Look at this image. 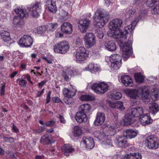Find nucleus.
<instances>
[{"instance_id": "53", "label": "nucleus", "mask_w": 159, "mask_h": 159, "mask_svg": "<svg viewBox=\"0 0 159 159\" xmlns=\"http://www.w3.org/2000/svg\"><path fill=\"white\" fill-rule=\"evenodd\" d=\"M7 14L6 13L3 12H1L0 13V21L6 18Z\"/></svg>"}, {"instance_id": "10", "label": "nucleus", "mask_w": 159, "mask_h": 159, "mask_svg": "<svg viewBox=\"0 0 159 159\" xmlns=\"http://www.w3.org/2000/svg\"><path fill=\"white\" fill-rule=\"evenodd\" d=\"M106 119L104 113L102 112H98L96 115V119L94 122L96 126L101 125L104 122Z\"/></svg>"}, {"instance_id": "21", "label": "nucleus", "mask_w": 159, "mask_h": 159, "mask_svg": "<svg viewBox=\"0 0 159 159\" xmlns=\"http://www.w3.org/2000/svg\"><path fill=\"white\" fill-rule=\"evenodd\" d=\"M46 3L47 8H48L50 11L54 13L56 12L57 7L56 5L55 1L52 0H47Z\"/></svg>"}, {"instance_id": "44", "label": "nucleus", "mask_w": 159, "mask_h": 159, "mask_svg": "<svg viewBox=\"0 0 159 159\" xmlns=\"http://www.w3.org/2000/svg\"><path fill=\"white\" fill-rule=\"evenodd\" d=\"M144 17V14H142L141 15H139V17L137 18H135V20H133L132 22L131 23V24L133 26L135 27V26L136 25L137 22L139 21V19H142L143 17Z\"/></svg>"}, {"instance_id": "29", "label": "nucleus", "mask_w": 159, "mask_h": 159, "mask_svg": "<svg viewBox=\"0 0 159 159\" xmlns=\"http://www.w3.org/2000/svg\"><path fill=\"white\" fill-rule=\"evenodd\" d=\"M133 116L132 115L127 114L125 117L124 119V122L126 125H130L133 124L134 121L135 119L133 117Z\"/></svg>"}, {"instance_id": "61", "label": "nucleus", "mask_w": 159, "mask_h": 159, "mask_svg": "<svg viewBox=\"0 0 159 159\" xmlns=\"http://www.w3.org/2000/svg\"><path fill=\"white\" fill-rule=\"evenodd\" d=\"M134 27L131 24L129 25L127 27H126V29L128 28L129 30V32H131L134 29Z\"/></svg>"}, {"instance_id": "35", "label": "nucleus", "mask_w": 159, "mask_h": 159, "mask_svg": "<svg viewBox=\"0 0 159 159\" xmlns=\"http://www.w3.org/2000/svg\"><path fill=\"white\" fill-rule=\"evenodd\" d=\"M87 55L76 53L75 55L76 61L80 62L84 61L86 59Z\"/></svg>"}, {"instance_id": "26", "label": "nucleus", "mask_w": 159, "mask_h": 159, "mask_svg": "<svg viewBox=\"0 0 159 159\" xmlns=\"http://www.w3.org/2000/svg\"><path fill=\"white\" fill-rule=\"evenodd\" d=\"M141 154L139 153H130L125 156L124 159H141Z\"/></svg>"}, {"instance_id": "50", "label": "nucleus", "mask_w": 159, "mask_h": 159, "mask_svg": "<svg viewBox=\"0 0 159 159\" xmlns=\"http://www.w3.org/2000/svg\"><path fill=\"white\" fill-rule=\"evenodd\" d=\"M55 122L53 120H51L49 121L46 122L45 123V125L48 127H52L55 124Z\"/></svg>"}, {"instance_id": "64", "label": "nucleus", "mask_w": 159, "mask_h": 159, "mask_svg": "<svg viewBox=\"0 0 159 159\" xmlns=\"http://www.w3.org/2000/svg\"><path fill=\"white\" fill-rule=\"evenodd\" d=\"M46 83V81L45 80L42 81L41 82L38 84V86L39 88H42L44 84Z\"/></svg>"}, {"instance_id": "3", "label": "nucleus", "mask_w": 159, "mask_h": 159, "mask_svg": "<svg viewBox=\"0 0 159 159\" xmlns=\"http://www.w3.org/2000/svg\"><path fill=\"white\" fill-rule=\"evenodd\" d=\"M14 11L18 16L14 17L13 23L17 27H21L24 24L23 18L27 16V13L25 11L20 8L15 9Z\"/></svg>"}, {"instance_id": "55", "label": "nucleus", "mask_w": 159, "mask_h": 159, "mask_svg": "<svg viewBox=\"0 0 159 159\" xmlns=\"http://www.w3.org/2000/svg\"><path fill=\"white\" fill-rule=\"evenodd\" d=\"M104 143L106 146H108L109 147L112 146V144L110 140H107L105 141Z\"/></svg>"}, {"instance_id": "41", "label": "nucleus", "mask_w": 159, "mask_h": 159, "mask_svg": "<svg viewBox=\"0 0 159 159\" xmlns=\"http://www.w3.org/2000/svg\"><path fill=\"white\" fill-rule=\"evenodd\" d=\"M120 111H123L125 109V107L123 105V102L120 101H118L116 102V108Z\"/></svg>"}, {"instance_id": "30", "label": "nucleus", "mask_w": 159, "mask_h": 159, "mask_svg": "<svg viewBox=\"0 0 159 159\" xmlns=\"http://www.w3.org/2000/svg\"><path fill=\"white\" fill-rule=\"evenodd\" d=\"M1 35L2 39L4 42L9 41L11 40L10 34L8 32L3 30L1 32Z\"/></svg>"}, {"instance_id": "62", "label": "nucleus", "mask_w": 159, "mask_h": 159, "mask_svg": "<svg viewBox=\"0 0 159 159\" xmlns=\"http://www.w3.org/2000/svg\"><path fill=\"white\" fill-rule=\"evenodd\" d=\"M45 129V127L44 126H41L38 130V132L39 133L43 132Z\"/></svg>"}, {"instance_id": "43", "label": "nucleus", "mask_w": 159, "mask_h": 159, "mask_svg": "<svg viewBox=\"0 0 159 159\" xmlns=\"http://www.w3.org/2000/svg\"><path fill=\"white\" fill-rule=\"evenodd\" d=\"M121 64V63L114 62L113 63H111V66L114 69L118 70V69Z\"/></svg>"}, {"instance_id": "45", "label": "nucleus", "mask_w": 159, "mask_h": 159, "mask_svg": "<svg viewBox=\"0 0 159 159\" xmlns=\"http://www.w3.org/2000/svg\"><path fill=\"white\" fill-rule=\"evenodd\" d=\"M68 13L64 10H62L61 12V18L63 20H65L68 18Z\"/></svg>"}, {"instance_id": "38", "label": "nucleus", "mask_w": 159, "mask_h": 159, "mask_svg": "<svg viewBox=\"0 0 159 159\" xmlns=\"http://www.w3.org/2000/svg\"><path fill=\"white\" fill-rule=\"evenodd\" d=\"M111 97L113 99L119 100L121 98L122 94L120 92H115L111 93Z\"/></svg>"}, {"instance_id": "46", "label": "nucleus", "mask_w": 159, "mask_h": 159, "mask_svg": "<svg viewBox=\"0 0 159 159\" xmlns=\"http://www.w3.org/2000/svg\"><path fill=\"white\" fill-rule=\"evenodd\" d=\"M77 53H79L80 54L86 55V50L84 47H81L79 48L77 51Z\"/></svg>"}, {"instance_id": "59", "label": "nucleus", "mask_w": 159, "mask_h": 159, "mask_svg": "<svg viewBox=\"0 0 159 159\" xmlns=\"http://www.w3.org/2000/svg\"><path fill=\"white\" fill-rule=\"evenodd\" d=\"M67 71L66 72H67L69 75H70L71 76H72L73 75L74 72L73 71L71 70L70 68H68L67 67Z\"/></svg>"}, {"instance_id": "8", "label": "nucleus", "mask_w": 159, "mask_h": 159, "mask_svg": "<svg viewBox=\"0 0 159 159\" xmlns=\"http://www.w3.org/2000/svg\"><path fill=\"white\" fill-rule=\"evenodd\" d=\"M33 42V40L31 37L25 35L20 39L19 44L22 46L29 47L32 45Z\"/></svg>"}, {"instance_id": "56", "label": "nucleus", "mask_w": 159, "mask_h": 159, "mask_svg": "<svg viewBox=\"0 0 159 159\" xmlns=\"http://www.w3.org/2000/svg\"><path fill=\"white\" fill-rule=\"evenodd\" d=\"M62 75L64 80L66 81H68L69 80V78L68 75H67L66 72L63 71L62 73Z\"/></svg>"}, {"instance_id": "22", "label": "nucleus", "mask_w": 159, "mask_h": 159, "mask_svg": "<svg viewBox=\"0 0 159 159\" xmlns=\"http://www.w3.org/2000/svg\"><path fill=\"white\" fill-rule=\"evenodd\" d=\"M123 135L125 138L131 139L135 137L137 135V132L133 129H127L123 132Z\"/></svg>"}, {"instance_id": "28", "label": "nucleus", "mask_w": 159, "mask_h": 159, "mask_svg": "<svg viewBox=\"0 0 159 159\" xmlns=\"http://www.w3.org/2000/svg\"><path fill=\"white\" fill-rule=\"evenodd\" d=\"M40 142L43 144H49L52 143L51 138L47 134L44 135L41 137Z\"/></svg>"}, {"instance_id": "1", "label": "nucleus", "mask_w": 159, "mask_h": 159, "mask_svg": "<svg viewBox=\"0 0 159 159\" xmlns=\"http://www.w3.org/2000/svg\"><path fill=\"white\" fill-rule=\"evenodd\" d=\"M123 23L122 20L116 19L109 23V30L107 32L108 35L113 36L118 39L120 42V46L122 48V56L123 58H126L130 56L132 53V43L133 39L130 38L126 43L125 44L126 39V32H123L119 28Z\"/></svg>"}, {"instance_id": "18", "label": "nucleus", "mask_w": 159, "mask_h": 159, "mask_svg": "<svg viewBox=\"0 0 159 159\" xmlns=\"http://www.w3.org/2000/svg\"><path fill=\"white\" fill-rule=\"evenodd\" d=\"M61 27L62 31L65 33L69 34L72 32V25L69 22L63 23Z\"/></svg>"}, {"instance_id": "47", "label": "nucleus", "mask_w": 159, "mask_h": 159, "mask_svg": "<svg viewBox=\"0 0 159 159\" xmlns=\"http://www.w3.org/2000/svg\"><path fill=\"white\" fill-rule=\"evenodd\" d=\"M159 0H147L146 2V4L148 7H152L156 2H158Z\"/></svg>"}, {"instance_id": "32", "label": "nucleus", "mask_w": 159, "mask_h": 159, "mask_svg": "<svg viewBox=\"0 0 159 159\" xmlns=\"http://www.w3.org/2000/svg\"><path fill=\"white\" fill-rule=\"evenodd\" d=\"M88 70H89L92 73H95L96 71H98L100 70L97 65H95L93 63H90L88 66Z\"/></svg>"}, {"instance_id": "51", "label": "nucleus", "mask_w": 159, "mask_h": 159, "mask_svg": "<svg viewBox=\"0 0 159 159\" xmlns=\"http://www.w3.org/2000/svg\"><path fill=\"white\" fill-rule=\"evenodd\" d=\"M104 34L103 31L99 30L97 32V35L99 39H102L104 36Z\"/></svg>"}, {"instance_id": "33", "label": "nucleus", "mask_w": 159, "mask_h": 159, "mask_svg": "<svg viewBox=\"0 0 159 159\" xmlns=\"http://www.w3.org/2000/svg\"><path fill=\"white\" fill-rule=\"evenodd\" d=\"M85 45L88 48L93 46L96 43L95 38L84 41Z\"/></svg>"}, {"instance_id": "25", "label": "nucleus", "mask_w": 159, "mask_h": 159, "mask_svg": "<svg viewBox=\"0 0 159 159\" xmlns=\"http://www.w3.org/2000/svg\"><path fill=\"white\" fill-rule=\"evenodd\" d=\"M106 48L109 51H113L116 49V46L115 43L113 41H109L105 44Z\"/></svg>"}, {"instance_id": "5", "label": "nucleus", "mask_w": 159, "mask_h": 159, "mask_svg": "<svg viewBox=\"0 0 159 159\" xmlns=\"http://www.w3.org/2000/svg\"><path fill=\"white\" fill-rule=\"evenodd\" d=\"M91 89L98 94H103L106 92L108 89V85L104 82L93 84L91 86Z\"/></svg>"}, {"instance_id": "6", "label": "nucleus", "mask_w": 159, "mask_h": 159, "mask_svg": "<svg viewBox=\"0 0 159 159\" xmlns=\"http://www.w3.org/2000/svg\"><path fill=\"white\" fill-rule=\"evenodd\" d=\"M147 142L148 147L151 149H156L159 146L157 142V138L154 135H151L148 137L146 140ZM146 143H147L146 142Z\"/></svg>"}, {"instance_id": "39", "label": "nucleus", "mask_w": 159, "mask_h": 159, "mask_svg": "<svg viewBox=\"0 0 159 159\" xmlns=\"http://www.w3.org/2000/svg\"><path fill=\"white\" fill-rule=\"evenodd\" d=\"M95 37L94 34L92 33H88L84 36V41L88 40L93 39H95Z\"/></svg>"}, {"instance_id": "27", "label": "nucleus", "mask_w": 159, "mask_h": 159, "mask_svg": "<svg viewBox=\"0 0 159 159\" xmlns=\"http://www.w3.org/2000/svg\"><path fill=\"white\" fill-rule=\"evenodd\" d=\"M150 113L153 115H155L159 111V106L157 103L154 102L149 106Z\"/></svg>"}, {"instance_id": "11", "label": "nucleus", "mask_w": 159, "mask_h": 159, "mask_svg": "<svg viewBox=\"0 0 159 159\" xmlns=\"http://www.w3.org/2000/svg\"><path fill=\"white\" fill-rule=\"evenodd\" d=\"M81 143L85 144V147L88 149H92L94 146L93 140L91 137H84Z\"/></svg>"}, {"instance_id": "17", "label": "nucleus", "mask_w": 159, "mask_h": 159, "mask_svg": "<svg viewBox=\"0 0 159 159\" xmlns=\"http://www.w3.org/2000/svg\"><path fill=\"white\" fill-rule=\"evenodd\" d=\"M143 113V109L141 107H138L131 109V114L134 117H140Z\"/></svg>"}, {"instance_id": "7", "label": "nucleus", "mask_w": 159, "mask_h": 159, "mask_svg": "<svg viewBox=\"0 0 159 159\" xmlns=\"http://www.w3.org/2000/svg\"><path fill=\"white\" fill-rule=\"evenodd\" d=\"M41 8V3L40 2H35L33 4L31 7H29L28 9L32 11L31 15L32 16L37 17L39 15Z\"/></svg>"}, {"instance_id": "9", "label": "nucleus", "mask_w": 159, "mask_h": 159, "mask_svg": "<svg viewBox=\"0 0 159 159\" xmlns=\"http://www.w3.org/2000/svg\"><path fill=\"white\" fill-rule=\"evenodd\" d=\"M90 21L87 19L81 20L79 21L78 27L80 31L82 33H85L89 28Z\"/></svg>"}, {"instance_id": "58", "label": "nucleus", "mask_w": 159, "mask_h": 159, "mask_svg": "<svg viewBox=\"0 0 159 159\" xmlns=\"http://www.w3.org/2000/svg\"><path fill=\"white\" fill-rule=\"evenodd\" d=\"M51 91H50L48 92L47 95V97L46 98V103H48L50 101L51 98L50 96L51 94Z\"/></svg>"}, {"instance_id": "2", "label": "nucleus", "mask_w": 159, "mask_h": 159, "mask_svg": "<svg viewBox=\"0 0 159 159\" xmlns=\"http://www.w3.org/2000/svg\"><path fill=\"white\" fill-rule=\"evenodd\" d=\"M110 18L109 13L107 12L98 11L96 12L93 19L96 23V26L99 28L103 27Z\"/></svg>"}, {"instance_id": "52", "label": "nucleus", "mask_w": 159, "mask_h": 159, "mask_svg": "<svg viewBox=\"0 0 159 159\" xmlns=\"http://www.w3.org/2000/svg\"><path fill=\"white\" fill-rule=\"evenodd\" d=\"M52 100L53 102L55 103H57L59 102H61V103L63 102L61 101L60 99L58 97H54L52 98Z\"/></svg>"}, {"instance_id": "31", "label": "nucleus", "mask_w": 159, "mask_h": 159, "mask_svg": "<svg viewBox=\"0 0 159 159\" xmlns=\"http://www.w3.org/2000/svg\"><path fill=\"white\" fill-rule=\"evenodd\" d=\"M121 57L119 54H114L111 56L110 61L111 63L114 62L121 63Z\"/></svg>"}, {"instance_id": "16", "label": "nucleus", "mask_w": 159, "mask_h": 159, "mask_svg": "<svg viewBox=\"0 0 159 159\" xmlns=\"http://www.w3.org/2000/svg\"><path fill=\"white\" fill-rule=\"evenodd\" d=\"M115 142L116 146L123 148L125 147L126 143V138L124 135L119 136L116 138Z\"/></svg>"}, {"instance_id": "14", "label": "nucleus", "mask_w": 159, "mask_h": 159, "mask_svg": "<svg viewBox=\"0 0 159 159\" xmlns=\"http://www.w3.org/2000/svg\"><path fill=\"white\" fill-rule=\"evenodd\" d=\"M140 120L141 124L144 125L150 124L152 122V120L149 113H147L143 115H142L140 117Z\"/></svg>"}, {"instance_id": "48", "label": "nucleus", "mask_w": 159, "mask_h": 159, "mask_svg": "<svg viewBox=\"0 0 159 159\" xmlns=\"http://www.w3.org/2000/svg\"><path fill=\"white\" fill-rule=\"evenodd\" d=\"M135 12L134 9H128L127 10L126 13V16H128L129 17H132V16L134 15Z\"/></svg>"}, {"instance_id": "36", "label": "nucleus", "mask_w": 159, "mask_h": 159, "mask_svg": "<svg viewBox=\"0 0 159 159\" xmlns=\"http://www.w3.org/2000/svg\"><path fill=\"white\" fill-rule=\"evenodd\" d=\"M134 77L136 81L139 83H142L144 81V78L140 73H136Z\"/></svg>"}, {"instance_id": "24", "label": "nucleus", "mask_w": 159, "mask_h": 159, "mask_svg": "<svg viewBox=\"0 0 159 159\" xmlns=\"http://www.w3.org/2000/svg\"><path fill=\"white\" fill-rule=\"evenodd\" d=\"M91 108V106L89 104H83L80 106L79 110V111L86 114L89 112Z\"/></svg>"}, {"instance_id": "54", "label": "nucleus", "mask_w": 159, "mask_h": 159, "mask_svg": "<svg viewBox=\"0 0 159 159\" xmlns=\"http://www.w3.org/2000/svg\"><path fill=\"white\" fill-rule=\"evenodd\" d=\"M5 83H4L2 85V87H1V89L0 90V94L1 95H2L4 94V92L5 90Z\"/></svg>"}, {"instance_id": "34", "label": "nucleus", "mask_w": 159, "mask_h": 159, "mask_svg": "<svg viewBox=\"0 0 159 159\" xmlns=\"http://www.w3.org/2000/svg\"><path fill=\"white\" fill-rule=\"evenodd\" d=\"M74 133L75 136H80L82 133L81 128L78 126H75L74 127Z\"/></svg>"}, {"instance_id": "19", "label": "nucleus", "mask_w": 159, "mask_h": 159, "mask_svg": "<svg viewBox=\"0 0 159 159\" xmlns=\"http://www.w3.org/2000/svg\"><path fill=\"white\" fill-rule=\"evenodd\" d=\"M139 96H141L143 100L148 99L149 92L145 87H142L139 89Z\"/></svg>"}, {"instance_id": "42", "label": "nucleus", "mask_w": 159, "mask_h": 159, "mask_svg": "<svg viewBox=\"0 0 159 159\" xmlns=\"http://www.w3.org/2000/svg\"><path fill=\"white\" fill-rule=\"evenodd\" d=\"M48 26L49 30L54 31L58 27V24L57 23H51Z\"/></svg>"}, {"instance_id": "15", "label": "nucleus", "mask_w": 159, "mask_h": 159, "mask_svg": "<svg viewBox=\"0 0 159 159\" xmlns=\"http://www.w3.org/2000/svg\"><path fill=\"white\" fill-rule=\"evenodd\" d=\"M75 117L76 120L80 123L85 122L87 120L86 114L79 111L76 113Z\"/></svg>"}, {"instance_id": "63", "label": "nucleus", "mask_w": 159, "mask_h": 159, "mask_svg": "<svg viewBox=\"0 0 159 159\" xmlns=\"http://www.w3.org/2000/svg\"><path fill=\"white\" fill-rule=\"evenodd\" d=\"M110 107L112 108H116V102H110Z\"/></svg>"}, {"instance_id": "49", "label": "nucleus", "mask_w": 159, "mask_h": 159, "mask_svg": "<svg viewBox=\"0 0 159 159\" xmlns=\"http://www.w3.org/2000/svg\"><path fill=\"white\" fill-rule=\"evenodd\" d=\"M64 101L66 104H70L73 102V101L71 98H69L68 97H65L63 99Z\"/></svg>"}, {"instance_id": "37", "label": "nucleus", "mask_w": 159, "mask_h": 159, "mask_svg": "<svg viewBox=\"0 0 159 159\" xmlns=\"http://www.w3.org/2000/svg\"><path fill=\"white\" fill-rule=\"evenodd\" d=\"M46 28L45 26H40L37 27L34 30L35 33L38 34H41L44 32L46 30Z\"/></svg>"}, {"instance_id": "57", "label": "nucleus", "mask_w": 159, "mask_h": 159, "mask_svg": "<svg viewBox=\"0 0 159 159\" xmlns=\"http://www.w3.org/2000/svg\"><path fill=\"white\" fill-rule=\"evenodd\" d=\"M59 120L60 122L62 123L65 124L66 123V120L65 119L64 117L61 115L59 116Z\"/></svg>"}, {"instance_id": "23", "label": "nucleus", "mask_w": 159, "mask_h": 159, "mask_svg": "<svg viewBox=\"0 0 159 159\" xmlns=\"http://www.w3.org/2000/svg\"><path fill=\"white\" fill-rule=\"evenodd\" d=\"M61 149L64 154L66 156H69L70 153L74 150L72 147L68 144L64 145L61 147Z\"/></svg>"}, {"instance_id": "40", "label": "nucleus", "mask_w": 159, "mask_h": 159, "mask_svg": "<svg viewBox=\"0 0 159 159\" xmlns=\"http://www.w3.org/2000/svg\"><path fill=\"white\" fill-rule=\"evenodd\" d=\"M93 99L91 96L88 95H82L80 98V99L81 100L84 101L91 100Z\"/></svg>"}, {"instance_id": "20", "label": "nucleus", "mask_w": 159, "mask_h": 159, "mask_svg": "<svg viewBox=\"0 0 159 159\" xmlns=\"http://www.w3.org/2000/svg\"><path fill=\"white\" fill-rule=\"evenodd\" d=\"M121 82L125 86L131 87L133 85L132 80L128 75H122L121 77Z\"/></svg>"}, {"instance_id": "60", "label": "nucleus", "mask_w": 159, "mask_h": 159, "mask_svg": "<svg viewBox=\"0 0 159 159\" xmlns=\"http://www.w3.org/2000/svg\"><path fill=\"white\" fill-rule=\"evenodd\" d=\"M26 84V81L24 80H21L19 82L20 84L23 87H24Z\"/></svg>"}, {"instance_id": "12", "label": "nucleus", "mask_w": 159, "mask_h": 159, "mask_svg": "<svg viewBox=\"0 0 159 159\" xmlns=\"http://www.w3.org/2000/svg\"><path fill=\"white\" fill-rule=\"evenodd\" d=\"M71 88L69 89L65 88L63 90V93L65 97L71 98L74 96L76 92V89L71 85Z\"/></svg>"}, {"instance_id": "13", "label": "nucleus", "mask_w": 159, "mask_h": 159, "mask_svg": "<svg viewBox=\"0 0 159 159\" xmlns=\"http://www.w3.org/2000/svg\"><path fill=\"white\" fill-rule=\"evenodd\" d=\"M125 93L130 98L136 99L139 96V89L138 90L135 89H127L125 90Z\"/></svg>"}, {"instance_id": "4", "label": "nucleus", "mask_w": 159, "mask_h": 159, "mask_svg": "<svg viewBox=\"0 0 159 159\" xmlns=\"http://www.w3.org/2000/svg\"><path fill=\"white\" fill-rule=\"evenodd\" d=\"M69 48L68 43L65 40L58 42L54 47V50L55 52L61 54L65 53Z\"/></svg>"}]
</instances>
